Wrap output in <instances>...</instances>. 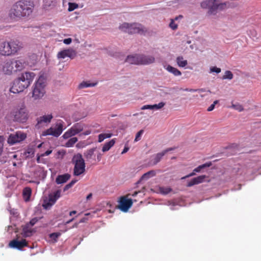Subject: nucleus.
<instances>
[{"mask_svg":"<svg viewBox=\"0 0 261 261\" xmlns=\"http://www.w3.org/2000/svg\"><path fill=\"white\" fill-rule=\"evenodd\" d=\"M155 171L154 170H150L142 175L140 179L137 181V184H140L142 180H147L149 178L153 177L155 175Z\"/></svg>","mask_w":261,"mask_h":261,"instance_id":"b1692460","label":"nucleus"},{"mask_svg":"<svg viewBox=\"0 0 261 261\" xmlns=\"http://www.w3.org/2000/svg\"><path fill=\"white\" fill-rule=\"evenodd\" d=\"M233 75L232 73L229 71V70H226L225 73L224 75L222 76L223 80H231L233 79Z\"/></svg>","mask_w":261,"mask_h":261,"instance_id":"473e14b6","label":"nucleus"},{"mask_svg":"<svg viewBox=\"0 0 261 261\" xmlns=\"http://www.w3.org/2000/svg\"><path fill=\"white\" fill-rule=\"evenodd\" d=\"M63 123L61 121H58L55 127H50L49 128L43 131L42 133L43 136H53L55 137H58L63 131Z\"/></svg>","mask_w":261,"mask_h":261,"instance_id":"1a4fd4ad","label":"nucleus"},{"mask_svg":"<svg viewBox=\"0 0 261 261\" xmlns=\"http://www.w3.org/2000/svg\"><path fill=\"white\" fill-rule=\"evenodd\" d=\"M34 232L33 229L29 228V224H27L23 228L22 234L23 237L26 238L32 236Z\"/></svg>","mask_w":261,"mask_h":261,"instance_id":"a878e982","label":"nucleus"},{"mask_svg":"<svg viewBox=\"0 0 261 261\" xmlns=\"http://www.w3.org/2000/svg\"><path fill=\"white\" fill-rule=\"evenodd\" d=\"M160 190L161 193L166 195L169 193L172 190L170 188L162 187L160 188Z\"/></svg>","mask_w":261,"mask_h":261,"instance_id":"ea45409f","label":"nucleus"},{"mask_svg":"<svg viewBox=\"0 0 261 261\" xmlns=\"http://www.w3.org/2000/svg\"><path fill=\"white\" fill-rule=\"evenodd\" d=\"M35 76V74L33 72L22 73L19 77L13 81L10 91L15 94L22 92L31 85Z\"/></svg>","mask_w":261,"mask_h":261,"instance_id":"f03ea898","label":"nucleus"},{"mask_svg":"<svg viewBox=\"0 0 261 261\" xmlns=\"http://www.w3.org/2000/svg\"><path fill=\"white\" fill-rule=\"evenodd\" d=\"M128 150H129V148L125 146L121 152V154H124V153H126V152L128 151Z\"/></svg>","mask_w":261,"mask_h":261,"instance_id":"13d9d810","label":"nucleus"},{"mask_svg":"<svg viewBox=\"0 0 261 261\" xmlns=\"http://www.w3.org/2000/svg\"><path fill=\"white\" fill-rule=\"evenodd\" d=\"M22 47V43L17 40L4 42L0 44V54L7 56L14 55Z\"/></svg>","mask_w":261,"mask_h":261,"instance_id":"20e7f679","label":"nucleus"},{"mask_svg":"<svg viewBox=\"0 0 261 261\" xmlns=\"http://www.w3.org/2000/svg\"><path fill=\"white\" fill-rule=\"evenodd\" d=\"M140 65H149L155 62V58L153 56L140 54Z\"/></svg>","mask_w":261,"mask_h":261,"instance_id":"f3484780","label":"nucleus"},{"mask_svg":"<svg viewBox=\"0 0 261 261\" xmlns=\"http://www.w3.org/2000/svg\"><path fill=\"white\" fill-rule=\"evenodd\" d=\"M24 155H26L27 157H32L34 154V150L32 148H29L24 153Z\"/></svg>","mask_w":261,"mask_h":261,"instance_id":"c9c22d12","label":"nucleus"},{"mask_svg":"<svg viewBox=\"0 0 261 261\" xmlns=\"http://www.w3.org/2000/svg\"><path fill=\"white\" fill-rule=\"evenodd\" d=\"M84 129V124L82 123H76L74 124L63 135V138L65 139H68L72 136L81 132Z\"/></svg>","mask_w":261,"mask_h":261,"instance_id":"9b49d317","label":"nucleus"},{"mask_svg":"<svg viewBox=\"0 0 261 261\" xmlns=\"http://www.w3.org/2000/svg\"><path fill=\"white\" fill-rule=\"evenodd\" d=\"M103 136L102 134H100L98 135V142H101L104 140Z\"/></svg>","mask_w":261,"mask_h":261,"instance_id":"6e6d98bb","label":"nucleus"},{"mask_svg":"<svg viewBox=\"0 0 261 261\" xmlns=\"http://www.w3.org/2000/svg\"><path fill=\"white\" fill-rule=\"evenodd\" d=\"M26 137L25 134L17 132L15 134H11L9 135L7 142L9 145H12L24 140Z\"/></svg>","mask_w":261,"mask_h":261,"instance_id":"f8f14e48","label":"nucleus"},{"mask_svg":"<svg viewBox=\"0 0 261 261\" xmlns=\"http://www.w3.org/2000/svg\"><path fill=\"white\" fill-rule=\"evenodd\" d=\"M90 133H91V132L90 130H87V131L83 133V134L85 136H87V135L90 134Z\"/></svg>","mask_w":261,"mask_h":261,"instance_id":"774afa93","label":"nucleus"},{"mask_svg":"<svg viewBox=\"0 0 261 261\" xmlns=\"http://www.w3.org/2000/svg\"><path fill=\"white\" fill-rule=\"evenodd\" d=\"M71 177L70 174L69 173H65L57 176L56 179V182L58 184H63L66 182Z\"/></svg>","mask_w":261,"mask_h":261,"instance_id":"412c9836","label":"nucleus"},{"mask_svg":"<svg viewBox=\"0 0 261 261\" xmlns=\"http://www.w3.org/2000/svg\"><path fill=\"white\" fill-rule=\"evenodd\" d=\"M133 201L131 199H126L124 197H121L119 201V209L124 212H126L132 206Z\"/></svg>","mask_w":261,"mask_h":261,"instance_id":"2eb2a0df","label":"nucleus"},{"mask_svg":"<svg viewBox=\"0 0 261 261\" xmlns=\"http://www.w3.org/2000/svg\"><path fill=\"white\" fill-rule=\"evenodd\" d=\"M102 134L103 136L104 139L111 138L112 136V134L111 133H103Z\"/></svg>","mask_w":261,"mask_h":261,"instance_id":"3c124183","label":"nucleus"},{"mask_svg":"<svg viewBox=\"0 0 261 261\" xmlns=\"http://www.w3.org/2000/svg\"><path fill=\"white\" fill-rule=\"evenodd\" d=\"M76 56V52L73 49H64L59 51L57 54L58 59H65L68 57L71 59H74Z\"/></svg>","mask_w":261,"mask_h":261,"instance_id":"4468645a","label":"nucleus"},{"mask_svg":"<svg viewBox=\"0 0 261 261\" xmlns=\"http://www.w3.org/2000/svg\"><path fill=\"white\" fill-rule=\"evenodd\" d=\"M5 141V138L4 136H0V154H2L3 151L4 143Z\"/></svg>","mask_w":261,"mask_h":261,"instance_id":"a19ab883","label":"nucleus"},{"mask_svg":"<svg viewBox=\"0 0 261 261\" xmlns=\"http://www.w3.org/2000/svg\"><path fill=\"white\" fill-rule=\"evenodd\" d=\"M61 235V233L58 232H53L51 233H50L49 234V238L54 241V242H57L58 238Z\"/></svg>","mask_w":261,"mask_h":261,"instance_id":"72a5a7b5","label":"nucleus"},{"mask_svg":"<svg viewBox=\"0 0 261 261\" xmlns=\"http://www.w3.org/2000/svg\"><path fill=\"white\" fill-rule=\"evenodd\" d=\"M215 106L213 103L207 108V111L210 112L213 111L215 108Z\"/></svg>","mask_w":261,"mask_h":261,"instance_id":"4d7b16f0","label":"nucleus"},{"mask_svg":"<svg viewBox=\"0 0 261 261\" xmlns=\"http://www.w3.org/2000/svg\"><path fill=\"white\" fill-rule=\"evenodd\" d=\"M14 71H21L25 67V62L22 60H17L13 61Z\"/></svg>","mask_w":261,"mask_h":261,"instance_id":"393cba45","label":"nucleus"},{"mask_svg":"<svg viewBox=\"0 0 261 261\" xmlns=\"http://www.w3.org/2000/svg\"><path fill=\"white\" fill-rule=\"evenodd\" d=\"M53 116L51 114H47L37 117L36 118L37 123L35 125L36 128H40L44 126L47 125L50 123Z\"/></svg>","mask_w":261,"mask_h":261,"instance_id":"ddd939ff","label":"nucleus"},{"mask_svg":"<svg viewBox=\"0 0 261 261\" xmlns=\"http://www.w3.org/2000/svg\"><path fill=\"white\" fill-rule=\"evenodd\" d=\"M206 177V175H202L197 177L192 178L187 184V187H190L195 185H198L203 182L204 181L205 178Z\"/></svg>","mask_w":261,"mask_h":261,"instance_id":"6ab92c4d","label":"nucleus"},{"mask_svg":"<svg viewBox=\"0 0 261 261\" xmlns=\"http://www.w3.org/2000/svg\"><path fill=\"white\" fill-rule=\"evenodd\" d=\"M3 71L7 74H11L14 71L13 61H6L4 62L3 68Z\"/></svg>","mask_w":261,"mask_h":261,"instance_id":"a211bd4d","label":"nucleus"},{"mask_svg":"<svg viewBox=\"0 0 261 261\" xmlns=\"http://www.w3.org/2000/svg\"><path fill=\"white\" fill-rule=\"evenodd\" d=\"M96 83H90L88 82H83L79 85V89H83L87 87H94Z\"/></svg>","mask_w":261,"mask_h":261,"instance_id":"7c9ffc66","label":"nucleus"},{"mask_svg":"<svg viewBox=\"0 0 261 261\" xmlns=\"http://www.w3.org/2000/svg\"><path fill=\"white\" fill-rule=\"evenodd\" d=\"M139 192H137V191H135L134 192H133V194H129L128 195H131L133 197H135L136 196L138 193H139Z\"/></svg>","mask_w":261,"mask_h":261,"instance_id":"052dcab7","label":"nucleus"},{"mask_svg":"<svg viewBox=\"0 0 261 261\" xmlns=\"http://www.w3.org/2000/svg\"><path fill=\"white\" fill-rule=\"evenodd\" d=\"M211 165H212L211 162L205 163V164H203L202 165H199L197 167L195 168L194 169V171L196 172V173L197 172H200L201 171V170H202V169H204L205 168L209 167Z\"/></svg>","mask_w":261,"mask_h":261,"instance_id":"c756f323","label":"nucleus"},{"mask_svg":"<svg viewBox=\"0 0 261 261\" xmlns=\"http://www.w3.org/2000/svg\"><path fill=\"white\" fill-rule=\"evenodd\" d=\"M61 196V191L58 190L48 195V199L44 200L43 207L45 210H49Z\"/></svg>","mask_w":261,"mask_h":261,"instance_id":"9d476101","label":"nucleus"},{"mask_svg":"<svg viewBox=\"0 0 261 261\" xmlns=\"http://www.w3.org/2000/svg\"><path fill=\"white\" fill-rule=\"evenodd\" d=\"M25 190L27 191L28 192H24V194L25 195V194H28L29 195H30L31 193V189L30 188H28V189H25Z\"/></svg>","mask_w":261,"mask_h":261,"instance_id":"bf43d9fd","label":"nucleus"},{"mask_svg":"<svg viewBox=\"0 0 261 261\" xmlns=\"http://www.w3.org/2000/svg\"><path fill=\"white\" fill-rule=\"evenodd\" d=\"M164 68L174 76H177L181 75V72L178 69L170 65H164Z\"/></svg>","mask_w":261,"mask_h":261,"instance_id":"5701e85b","label":"nucleus"},{"mask_svg":"<svg viewBox=\"0 0 261 261\" xmlns=\"http://www.w3.org/2000/svg\"><path fill=\"white\" fill-rule=\"evenodd\" d=\"M39 219L40 218L35 217L30 220L29 224H28L30 225L31 226H33L39 221Z\"/></svg>","mask_w":261,"mask_h":261,"instance_id":"49530a36","label":"nucleus"},{"mask_svg":"<svg viewBox=\"0 0 261 261\" xmlns=\"http://www.w3.org/2000/svg\"><path fill=\"white\" fill-rule=\"evenodd\" d=\"M182 18V16L180 15H179V16H178L175 17L174 18V19H174V21H175V20H178L179 18L181 19V18Z\"/></svg>","mask_w":261,"mask_h":261,"instance_id":"69168bd1","label":"nucleus"},{"mask_svg":"<svg viewBox=\"0 0 261 261\" xmlns=\"http://www.w3.org/2000/svg\"><path fill=\"white\" fill-rule=\"evenodd\" d=\"M78 7V5L76 3H69L68 4V11L69 12L72 11Z\"/></svg>","mask_w":261,"mask_h":261,"instance_id":"58836bf2","label":"nucleus"},{"mask_svg":"<svg viewBox=\"0 0 261 261\" xmlns=\"http://www.w3.org/2000/svg\"><path fill=\"white\" fill-rule=\"evenodd\" d=\"M197 92H204L206 91V90L203 88L197 89Z\"/></svg>","mask_w":261,"mask_h":261,"instance_id":"680f3d73","label":"nucleus"},{"mask_svg":"<svg viewBox=\"0 0 261 261\" xmlns=\"http://www.w3.org/2000/svg\"><path fill=\"white\" fill-rule=\"evenodd\" d=\"M72 162L74 164L73 174L80 176L85 171V163L81 154L77 153L74 155Z\"/></svg>","mask_w":261,"mask_h":261,"instance_id":"423d86ee","label":"nucleus"},{"mask_svg":"<svg viewBox=\"0 0 261 261\" xmlns=\"http://www.w3.org/2000/svg\"><path fill=\"white\" fill-rule=\"evenodd\" d=\"M175 148V147L168 148H167L166 149L164 150L163 151H162V152L165 155V154L167 153L168 152L170 151H172V150H174Z\"/></svg>","mask_w":261,"mask_h":261,"instance_id":"8fccbe9b","label":"nucleus"},{"mask_svg":"<svg viewBox=\"0 0 261 261\" xmlns=\"http://www.w3.org/2000/svg\"><path fill=\"white\" fill-rule=\"evenodd\" d=\"M76 213L77 212H76V211H71V212H70L69 213V215L70 216H72L73 215H74V214H76Z\"/></svg>","mask_w":261,"mask_h":261,"instance_id":"338daca9","label":"nucleus"},{"mask_svg":"<svg viewBox=\"0 0 261 261\" xmlns=\"http://www.w3.org/2000/svg\"><path fill=\"white\" fill-rule=\"evenodd\" d=\"M115 141L114 139H112L109 142L106 143L102 148V151L106 152L108 151L115 144Z\"/></svg>","mask_w":261,"mask_h":261,"instance_id":"bb28decb","label":"nucleus"},{"mask_svg":"<svg viewBox=\"0 0 261 261\" xmlns=\"http://www.w3.org/2000/svg\"><path fill=\"white\" fill-rule=\"evenodd\" d=\"M77 180L76 179L72 180L69 183L67 184L64 187L63 191H66L68 190L69 189L71 188L77 182Z\"/></svg>","mask_w":261,"mask_h":261,"instance_id":"f704fd0d","label":"nucleus"},{"mask_svg":"<svg viewBox=\"0 0 261 261\" xmlns=\"http://www.w3.org/2000/svg\"><path fill=\"white\" fill-rule=\"evenodd\" d=\"M45 79L40 76L35 83L32 92V96L35 99H39L44 95L45 93Z\"/></svg>","mask_w":261,"mask_h":261,"instance_id":"0eeeda50","label":"nucleus"},{"mask_svg":"<svg viewBox=\"0 0 261 261\" xmlns=\"http://www.w3.org/2000/svg\"><path fill=\"white\" fill-rule=\"evenodd\" d=\"M34 8V2L31 1L20 0L13 5L9 11L11 18H21L29 16Z\"/></svg>","mask_w":261,"mask_h":261,"instance_id":"f257e3e1","label":"nucleus"},{"mask_svg":"<svg viewBox=\"0 0 261 261\" xmlns=\"http://www.w3.org/2000/svg\"><path fill=\"white\" fill-rule=\"evenodd\" d=\"M76 137H72L69 139L66 143V146L67 147H71L77 141Z\"/></svg>","mask_w":261,"mask_h":261,"instance_id":"2f4dec72","label":"nucleus"},{"mask_svg":"<svg viewBox=\"0 0 261 261\" xmlns=\"http://www.w3.org/2000/svg\"><path fill=\"white\" fill-rule=\"evenodd\" d=\"M9 245L11 248L21 250L23 247L27 246V242L25 240L21 241L13 240L9 243Z\"/></svg>","mask_w":261,"mask_h":261,"instance_id":"dca6fc26","label":"nucleus"},{"mask_svg":"<svg viewBox=\"0 0 261 261\" xmlns=\"http://www.w3.org/2000/svg\"><path fill=\"white\" fill-rule=\"evenodd\" d=\"M210 73L216 72V73H219L221 71L220 68H218L216 66L210 67Z\"/></svg>","mask_w":261,"mask_h":261,"instance_id":"79ce46f5","label":"nucleus"},{"mask_svg":"<svg viewBox=\"0 0 261 261\" xmlns=\"http://www.w3.org/2000/svg\"><path fill=\"white\" fill-rule=\"evenodd\" d=\"M11 115L13 120L19 123L25 122L29 118L28 112L23 108L13 110Z\"/></svg>","mask_w":261,"mask_h":261,"instance_id":"6e6552de","label":"nucleus"},{"mask_svg":"<svg viewBox=\"0 0 261 261\" xmlns=\"http://www.w3.org/2000/svg\"><path fill=\"white\" fill-rule=\"evenodd\" d=\"M227 3H219L218 0H204L200 3L203 9L207 10L208 15H216L218 10H224L227 8Z\"/></svg>","mask_w":261,"mask_h":261,"instance_id":"7ed1b4c3","label":"nucleus"},{"mask_svg":"<svg viewBox=\"0 0 261 261\" xmlns=\"http://www.w3.org/2000/svg\"><path fill=\"white\" fill-rule=\"evenodd\" d=\"M55 0H44V5L46 7H49L54 4Z\"/></svg>","mask_w":261,"mask_h":261,"instance_id":"c03bdc74","label":"nucleus"},{"mask_svg":"<svg viewBox=\"0 0 261 261\" xmlns=\"http://www.w3.org/2000/svg\"><path fill=\"white\" fill-rule=\"evenodd\" d=\"M119 29L122 32L129 34H143L146 32L145 28L141 24L138 23L124 22L119 25Z\"/></svg>","mask_w":261,"mask_h":261,"instance_id":"39448f33","label":"nucleus"},{"mask_svg":"<svg viewBox=\"0 0 261 261\" xmlns=\"http://www.w3.org/2000/svg\"><path fill=\"white\" fill-rule=\"evenodd\" d=\"M72 42V39L70 38H68L63 40V43L65 44L68 45Z\"/></svg>","mask_w":261,"mask_h":261,"instance_id":"09e8293b","label":"nucleus"},{"mask_svg":"<svg viewBox=\"0 0 261 261\" xmlns=\"http://www.w3.org/2000/svg\"><path fill=\"white\" fill-rule=\"evenodd\" d=\"M196 172H194V170H193L192 172H191L189 174L186 175V176L182 177V179H185L186 178L190 177L191 176H194V175H195L196 174Z\"/></svg>","mask_w":261,"mask_h":261,"instance_id":"864d4df0","label":"nucleus"},{"mask_svg":"<svg viewBox=\"0 0 261 261\" xmlns=\"http://www.w3.org/2000/svg\"><path fill=\"white\" fill-rule=\"evenodd\" d=\"M176 61L178 66L180 67H185L188 64L187 61L184 60L182 56L177 57Z\"/></svg>","mask_w":261,"mask_h":261,"instance_id":"cd10ccee","label":"nucleus"},{"mask_svg":"<svg viewBox=\"0 0 261 261\" xmlns=\"http://www.w3.org/2000/svg\"><path fill=\"white\" fill-rule=\"evenodd\" d=\"M164 155L165 154L162 151L153 155L150 160V164L153 166L156 165L161 161Z\"/></svg>","mask_w":261,"mask_h":261,"instance_id":"4be33fe9","label":"nucleus"},{"mask_svg":"<svg viewBox=\"0 0 261 261\" xmlns=\"http://www.w3.org/2000/svg\"><path fill=\"white\" fill-rule=\"evenodd\" d=\"M169 27L173 30H176L177 28V24L175 23L174 19H171L169 23Z\"/></svg>","mask_w":261,"mask_h":261,"instance_id":"a18cd8bd","label":"nucleus"},{"mask_svg":"<svg viewBox=\"0 0 261 261\" xmlns=\"http://www.w3.org/2000/svg\"><path fill=\"white\" fill-rule=\"evenodd\" d=\"M102 134L103 136L104 139L111 138L112 136V134L111 133H103Z\"/></svg>","mask_w":261,"mask_h":261,"instance_id":"603ef678","label":"nucleus"},{"mask_svg":"<svg viewBox=\"0 0 261 261\" xmlns=\"http://www.w3.org/2000/svg\"><path fill=\"white\" fill-rule=\"evenodd\" d=\"M143 132H144V130L143 129H141L137 133V134L136 135L135 139V142H137L141 139V137L142 135L143 134Z\"/></svg>","mask_w":261,"mask_h":261,"instance_id":"37998d69","label":"nucleus"},{"mask_svg":"<svg viewBox=\"0 0 261 261\" xmlns=\"http://www.w3.org/2000/svg\"><path fill=\"white\" fill-rule=\"evenodd\" d=\"M86 220H87V218H83L80 220V221L79 222V223H84L86 221Z\"/></svg>","mask_w":261,"mask_h":261,"instance_id":"0e129e2a","label":"nucleus"},{"mask_svg":"<svg viewBox=\"0 0 261 261\" xmlns=\"http://www.w3.org/2000/svg\"><path fill=\"white\" fill-rule=\"evenodd\" d=\"M165 105L164 102H161L158 104H154L152 105L153 110H158L162 109Z\"/></svg>","mask_w":261,"mask_h":261,"instance_id":"e433bc0d","label":"nucleus"},{"mask_svg":"<svg viewBox=\"0 0 261 261\" xmlns=\"http://www.w3.org/2000/svg\"><path fill=\"white\" fill-rule=\"evenodd\" d=\"M96 150V148H92L87 150L84 153V155L87 160H90L92 158L94 153Z\"/></svg>","mask_w":261,"mask_h":261,"instance_id":"c85d7f7f","label":"nucleus"},{"mask_svg":"<svg viewBox=\"0 0 261 261\" xmlns=\"http://www.w3.org/2000/svg\"><path fill=\"white\" fill-rule=\"evenodd\" d=\"M92 197V193H90L89 194H88L86 197V199L87 200H90Z\"/></svg>","mask_w":261,"mask_h":261,"instance_id":"e2e57ef3","label":"nucleus"},{"mask_svg":"<svg viewBox=\"0 0 261 261\" xmlns=\"http://www.w3.org/2000/svg\"><path fill=\"white\" fill-rule=\"evenodd\" d=\"M147 109L153 110L152 105H144L141 108V110H147Z\"/></svg>","mask_w":261,"mask_h":261,"instance_id":"de8ad7c7","label":"nucleus"},{"mask_svg":"<svg viewBox=\"0 0 261 261\" xmlns=\"http://www.w3.org/2000/svg\"><path fill=\"white\" fill-rule=\"evenodd\" d=\"M231 107L239 112H242L244 110L243 106L239 103L233 104Z\"/></svg>","mask_w":261,"mask_h":261,"instance_id":"4c0bfd02","label":"nucleus"},{"mask_svg":"<svg viewBox=\"0 0 261 261\" xmlns=\"http://www.w3.org/2000/svg\"><path fill=\"white\" fill-rule=\"evenodd\" d=\"M140 54L129 55L127 57L125 62L131 64L140 65Z\"/></svg>","mask_w":261,"mask_h":261,"instance_id":"aec40b11","label":"nucleus"},{"mask_svg":"<svg viewBox=\"0 0 261 261\" xmlns=\"http://www.w3.org/2000/svg\"><path fill=\"white\" fill-rule=\"evenodd\" d=\"M51 152H52L51 150H47L44 153L42 154L41 156H47V155H49Z\"/></svg>","mask_w":261,"mask_h":261,"instance_id":"5fc2aeb1","label":"nucleus"}]
</instances>
